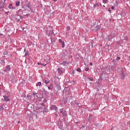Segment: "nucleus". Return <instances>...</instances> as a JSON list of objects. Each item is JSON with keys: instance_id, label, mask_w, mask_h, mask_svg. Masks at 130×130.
<instances>
[{"instance_id": "nucleus-1", "label": "nucleus", "mask_w": 130, "mask_h": 130, "mask_svg": "<svg viewBox=\"0 0 130 130\" xmlns=\"http://www.w3.org/2000/svg\"><path fill=\"white\" fill-rule=\"evenodd\" d=\"M50 109L51 111H55L56 113L58 112V109L57 108V106L55 105H51Z\"/></svg>"}, {"instance_id": "nucleus-2", "label": "nucleus", "mask_w": 130, "mask_h": 130, "mask_svg": "<svg viewBox=\"0 0 130 130\" xmlns=\"http://www.w3.org/2000/svg\"><path fill=\"white\" fill-rule=\"evenodd\" d=\"M43 107H40L38 109H37L36 110H34V113L35 115H37L38 113L40 112H43Z\"/></svg>"}, {"instance_id": "nucleus-3", "label": "nucleus", "mask_w": 130, "mask_h": 130, "mask_svg": "<svg viewBox=\"0 0 130 130\" xmlns=\"http://www.w3.org/2000/svg\"><path fill=\"white\" fill-rule=\"evenodd\" d=\"M116 36H117V33H116V32H112L111 35L109 36V41H110V40H111V39H113V38H114L115 37H116Z\"/></svg>"}, {"instance_id": "nucleus-4", "label": "nucleus", "mask_w": 130, "mask_h": 130, "mask_svg": "<svg viewBox=\"0 0 130 130\" xmlns=\"http://www.w3.org/2000/svg\"><path fill=\"white\" fill-rule=\"evenodd\" d=\"M71 105L72 107H76V106H78V107H80V104L78 103L77 101H75V102H71Z\"/></svg>"}, {"instance_id": "nucleus-5", "label": "nucleus", "mask_w": 130, "mask_h": 130, "mask_svg": "<svg viewBox=\"0 0 130 130\" xmlns=\"http://www.w3.org/2000/svg\"><path fill=\"white\" fill-rule=\"evenodd\" d=\"M58 74L59 75H62V74H64L66 72V70L62 69V68H58L57 69Z\"/></svg>"}, {"instance_id": "nucleus-6", "label": "nucleus", "mask_w": 130, "mask_h": 130, "mask_svg": "<svg viewBox=\"0 0 130 130\" xmlns=\"http://www.w3.org/2000/svg\"><path fill=\"white\" fill-rule=\"evenodd\" d=\"M43 94L46 98H48V96L49 95V93L45 90V88H43Z\"/></svg>"}, {"instance_id": "nucleus-7", "label": "nucleus", "mask_w": 130, "mask_h": 130, "mask_svg": "<svg viewBox=\"0 0 130 130\" xmlns=\"http://www.w3.org/2000/svg\"><path fill=\"white\" fill-rule=\"evenodd\" d=\"M101 29V25H96L92 30L93 32H97L99 30H100Z\"/></svg>"}, {"instance_id": "nucleus-8", "label": "nucleus", "mask_w": 130, "mask_h": 130, "mask_svg": "<svg viewBox=\"0 0 130 130\" xmlns=\"http://www.w3.org/2000/svg\"><path fill=\"white\" fill-rule=\"evenodd\" d=\"M10 71H11V66L10 65H7L6 66V69L4 70V72L7 73V72H10Z\"/></svg>"}, {"instance_id": "nucleus-9", "label": "nucleus", "mask_w": 130, "mask_h": 130, "mask_svg": "<svg viewBox=\"0 0 130 130\" xmlns=\"http://www.w3.org/2000/svg\"><path fill=\"white\" fill-rule=\"evenodd\" d=\"M59 43H61V45H62V48H63V47H64V46H66V45L64 44V42L62 41V40H61V39H59L58 40Z\"/></svg>"}, {"instance_id": "nucleus-10", "label": "nucleus", "mask_w": 130, "mask_h": 130, "mask_svg": "<svg viewBox=\"0 0 130 130\" xmlns=\"http://www.w3.org/2000/svg\"><path fill=\"white\" fill-rule=\"evenodd\" d=\"M3 97L6 102H8V101H10V99L9 98V96H8L7 95H4Z\"/></svg>"}, {"instance_id": "nucleus-11", "label": "nucleus", "mask_w": 130, "mask_h": 130, "mask_svg": "<svg viewBox=\"0 0 130 130\" xmlns=\"http://www.w3.org/2000/svg\"><path fill=\"white\" fill-rule=\"evenodd\" d=\"M121 75L122 76L121 79L124 80V79L125 78V73H124V72H123V71H122Z\"/></svg>"}, {"instance_id": "nucleus-12", "label": "nucleus", "mask_w": 130, "mask_h": 130, "mask_svg": "<svg viewBox=\"0 0 130 130\" xmlns=\"http://www.w3.org/2000/svg\"><path fill=\"white\" fill-rule=\"evenodd\" d=\"M25 6L27 8H28V9H30V8H31V4L30 3V2H29V1L25 3Z\"/></svg>"}, {"instance_id": "nucleus-13", "label": "nucleus", "mask_w": 130, "mask_h": 130, "mask_svg": "<svg viewBox=\"0 0 130 130\" xmlns=\"http://www.w3.org/2000/svg\"><path fill=\"white\" fill-rule=\"evenodd\" d=\"M45 112H48V109L47 108V107L43 108V113H44Z\"/></svg>"}, {"instance_id": "nucleus-14", "label": "nucleus", "mask_w": 130, "mask_h": 130, "mask_svg": "<svg viewBox=\"0 0 130 130\" xmlns=\"http://www.w3.org/2000/svg\"><path fill=\"white\" fill-rule=\"evenodd\" d=\"M8 8H9V9H13V10H15V9H16V8L15 7H13V4H12V3H11V4H9V6H8Z\"/></svg>"}, {"instance_id": "nucleus-15", "label": "nucleus", "mask_w": 130, "mask_h": 130, "mask_svg": "<svg viewBox=\"0 0 130 130\" xmlns=\"http://www.w3.org/2000/svg\"><path fill=\"white\" fill-rule=\"evenodd\" d=\"M32 95L35 96V98L38 99V95H37V93L33 92Z\"/></svg>"}, {"instance_id": "nucleus-16", "label": "nucleus", "mask_w": 130, "mask_h": 130, "mask_svg": "<svg viewBox=\"0 0 130 130\" xmlns=\"http://www.w3.org/2000/svg\"><path fill=\"white\" fill-rule=\"evenodd\" d=\"M49 90H53V84H51L50 85V86H49L48 87Z\"/></svg>"}, {"instance_id": "nucleus-17", "label": "nucleus", "mask_w": 130, "mask_h": 130, "mask_svg": "<svg viewBox=\"0 0 130 130\" xmlns=\"http://www.w3.org/2000/svg\"><path fill=\"white\" fill-rule=\"evenodd\" d=\"M51 29H52V30L49 31V34H50V35H52V34H54V32H53V30L52 29V26H51Z\"/></svg>"}, {"instance_id": "nucleus-18", "label": "nucleus", "mask_w": 130, "mask_h": 130, "mask_svg": "<svg viewBox=\"0 0 130 130\" xmlns=\"http://www.w3.org/2000/svg\"><path fill=\"white\" fill-rule=\"evenodd\" d=\"M54 86L55 87H58V86H59V83H58L57 81L55 82Z\"/></svg>"}, {"instance_id": "nucleus-19", "label": "nucleus", "mask_w": 130, "mask_h": 130, "mask_svg": "<svg viewBox=\"0 0 130 130\" xmlns=\"http://www.w3.org/2000/svg\"><path fill=\"white\" fill-rule=\"evenodd\" d=\"M4 55H6V56H8V55L9 54V52L8 51L5 50V51L3 53Z\"/></svg>"}, {"instance_id": "nucleus-20", "label": "nucleus", "mask_w": 130, "mask_h": 130, "mask_svg": "<svg viewBox=\"0 0 130 130\" xmlns=\"http://www.w3.org/2000/svg\"><path fill=\"white\" fill-rule=\"evenodd\" d=\"M4 104L0 106V111H2V110H4L5 109V108H4Z\"/></svg>"}, {"instance_id": "nucleus-21", "label": "nucleus", "mask_w": 130, "mask_h": 130, "mask_svg": "<svg viewBox=\"0 0 130 130\" xmlns=\"http://www.w3.org/2000/svg\"><path fill=\"white\" fill-rule=\"evenodd\" d=\"M1 60L2 63H3L4 64H6V61H5V59H4V58H1Z\"/></svg>"}, {"instance_id": "nucleus-22", "label": "nucleus", "mask_w": 130, "mask_h": 130, "mask_svg": "<svg viewBox=\"0 0 130 130\" xmlns=\"http://www.w3.org/2000/svg\"><path fill=\"white\" fill-rule=\"evenodd\" d=\"M42 85V83L41 82H39L36 84V87H38V86H41Z\"/></svg>"}, {"instance_id": "nucleus-23", "label": "nucleus", "mask_w": 130, "mask_h": 130, "mask_svg": "<svg viewBox=\"0 0 130 130\" xmlns=\"http://www.w3.org/2000/svg\"><path fill=\"white\" fill-rule=\"evenodd\" d=\"M97 7H99V3L93 4V8H97Z\"/></svg>"}, {"instance_id": "nucleus-24", "label": "nucleus", "mask_w": 130, "mask_h": 130, "mask_svg": "<svg viewBox=\"0 0 130 130\" xmlns=\"http://www.w3.org/2000/svg\"><path fill=\"white\" fill-rule=\"evenodd\" d=\"M62 116L66 117L68 115V113L63 112V113H62Z\"/></svg>"}, {"instance_id": "nucleus-25", "label": "nucleus", "mask_w": 130, "mask_h": 130, "mask_svg": "<svg viewBox=\"0 0 130 130\" xmlns=\"http://www.w3.org/2000/svg\"><path fill=\"white\" fill-rule=\"evenodd\" d=\"M49 83H50V80H45V83L46 85H47L48 84H49Z\"/></svg>"}, {"instance_id": "nucleus-26", "label": "nucleus", "mask_w": 130, "mask_h": 130, "mask_svg": "<svg viewBox=\"0 0 130 130\" xmlns=\"http://www.w3.org/2000/svg\"><path fill=\"white\" fill-rule=\"evenodd\" d=\"M124 40H126V41H127V40H128V38L126 36L124 37V39L122 40L123 42Z\"/></svg>"}, {"instance_id": "nucleus-27", "label": "nucleus", "mask_w": 130, "mask_h": 130, "mask_svg": "<svg viewBox=\"0 0 130 130\" xmlns=\"http://www.w3.org/2000/svg\"><path fill=\"white\" fill-rule=\"evenodd\" d=\"M16 7H19L20 6V1H17L16 2Z\"/></svg>"}, {"instance_id": "nucleus-28", "label": "nucleus", "mask_w": 130, "mask_h": 130, "mask_svg": "<svg viewBox=\"0 0 130 130\" xmlns=\"http://www.w3.org/2000/svg\"><path fill=\"white\" fill-rule=\"evenodd\" d=\"M80 130H85V125H82V127L80 128Z\"/></svg>"}, {"instance_id": "nucleus-29", "label": "nucleus", "mask_w": 130, "mask_h": 130, "mask_svg": "<svg viewBox=\"0 0 130 130\" xmlns=\"http://www.w3.org/2000/svg\"><path fill=\"white\" fill-rule=\"evenodd\" d=\"M28 55H29V51H26L25 53L24 56H27Z\"/></svg>"}, {"instance_id": "nucleus-30", "label": "nucleus", "mask_w": 130, "mask_h": 130, "mask_svg": "<svg viewBox=\"0 0 130 130\" xmlns=\"http://www.w3.org/2000/svg\"><path fill=\"white\" fill-rule=\"evenodd\" d=\"M69 53H67V54H69V53H71L72 52V48H69Z\"/></svg>"}, {"instance_id": "nucleus-31", "label": "nucleus", "mask_w": 130, "mask_h": 130, "mask_svg": "<svg viewBox=\"0 0 130 130\" xmlns=\"http://www.w3.org/2000/svg\"><path fill=\"white\" fill-rule=\"evenodd\" d=\"M68 63V62L64 61L62 62L61 64H63V66H65L66 64Z\"/></svg>"}, {"instance_id": "nucleus-32", "label": "nucleus", "mask_w": 130, "mask_h": 130, "mask_svg": "<svg viewBox=\"0 0 130 130\" xmlns=\"http://www.w3.org/2000/svg\"><path fill=\"white\" fill-rule=\"evenodd\" d=\"M77 71L79 72V73H82V70L80 68H77Z\"/></svg>"}, {"instance_id": "nucleus-33", "label": "nucleus", "mask_w": 130, "mask_h": 130, "mask_svg": "<svg viewBox=\"0 0 130 130\" xmlns=\"http://www.w3.org/2000/svg\"><path fill=\"white\" fill-rule=\"evenodd\" d=\"M29 9L30 10L31 13H34V14L35 13V12L33 10V9L31 8V7H30Z\"/></svg>"}, {"instance_id": "nucleus-34", "label": "nucleus", "mask_w": 130, "mask_h": 130, "mask_svg": "<svg viewBox=\"0 0 130 130\" xmlns=\"http://www.w3.org/2000/svg\"><path fill=\"white\" fill-rule=\"evenodd\" d=\"M88 80H90V81H93L94 78H91V77H88Z\"/></svg>"}, {"instance_id": "nucleus-35", "label": "nucleus", "mask_w": 130, "mask_h": 130, "mask_svg": "<svg viewBox=\"0 0 130 130\" xmlns=\"http://www.w3.org/2000/svg\"><path fill=\"white\" fill-rule=\"evenodd\" d=\"M103 2L104 4H106L108 2V0H103Z\"/></svg>"}, {"instance_id": "nucleus-36", "label": "nucleus", "mask_w": 130, "mask_h": 130, "mask_svg": "<svg viewBox=\"0 0 130 130\" xmlns=\"http://www.w3.org/2000/svg\"><path fill=\"white\" fill-rule=\"evenodd\" d=\"M59 111L60 113H62L63 112V110H62V109H60Z\"/></svg>"}, {"instance_id": "nucleus-37", "label": "nucleus", "mask_w": 130, "mask_h": 130, "mask_svg": "<svg viewBox=\"0 0 130 130\" xmlns=\"http://www.w3.org/2000/svg\"><path fill=\"white\" fill-rule=\"evenodd\" d=\"M54 94H55L54 95V97L57 98V93L54 92Z\"/></svg>"}, {"instance_id": "nucleus-38", "label": "nucleus", "mask_w": 130, "mask_h": 130, "mask_svg": "<svg viewBox=\"0 0 130 130\" xmlns=\"http://www.w3.org/2000/svg\"><path fill=\"white\" fill-rule=\"evenodd\" d=\"M43 102L44 103H46V102H47V100L46 99H44Z\"/></svg>"}, {"instance_id": "nucleus-39", "label": "nucleus", "mask_w": 130, "mask_h": 130, "mask_svg": "<svg viewBox=\"0 0 130 130\" xmlns=\"http://www.w3.org/2000/svg\"><path fill=\"white\" fill-rule=\"evenodd\" d=\"M85 71L86 72H88V71H89V68H85Z\"/></svg>"}, {"instance_id": "nucleus-40", "label": "nucleus", "mask_w": 130, "mask_h": 130, "mask_svg": "<svg viewBox=\"0 0 130 130\" xmlns=\"http://www.w3.org/2000/svg\"><path fill=\"white\" fill-rule=\"evenodd\" d=\"M41 66H42L43 67H46V64H45V63H42Z\"/></svg>"}, {"instance_id": "nucleus-41", "label": "nucleus", "mask_w": 130, "mask_h": 130, "mask_svg": "<svg viewBox=\"0 0 130 130\" xmlns=\"http://www.w3.org/2000/svg\"><path fill=\"white\" fill-rule=\"evenodd\" d=\"M120 59V57H117L116 58V60H119Z\"/></svg>"}, {"instance_id": "nucleus-42", "label": "nucleus", "mask_w": 130, "mask_h": 130, "mask_svg": "<svg viewBox=\"0 0 130 130\" xmlns=\"http://www.w3.org/2000/svg\"><path fill=\"white\" fill-rule=\"evenodd\" d=\"M4 8H5V7H4V6H0V10H2V9H4Z\"/></svg>"}, {"instance_id": "nucleus-43", "label": "nucleus", "mask_w": 130, "mask_h": 130, "mask_svg": "<svg viewBox=\"0 0 130 130\" xmlns=\"http://www.w3.org/2000/svg\"><path fill=\"white\" fill-rule=\"evenodd\" d=\"M70 29H71V27L70 26H68L67 27V30L68 31H69V30H70Z\"/></svg>"}, {"instance_id": "nucleus-44", "label": "nucleus", "mask_w": 130, "mask_h": 130, "mask_svg": "<svg viewBox=\"0 0 130 130\" xmlns=\"http://www.w3.org/2000/svg\"><path fill=\"white\" fill-rule=\"evenodd\" d=\"M6 49H8V48H9V46L8 45H6L5 47Z\"/></svg>"}, {"instance_id": "nucleus-45", "label": "nucleus", "mask_w": 130, "mask_h": 130, "mask_svg": "<svg viewBox=\"0 0 130 130\" xmlns=\"http://www.w3.org/2000/svg\"><path fill=\"white\" fill-rule=\"evenodd\" d=\"M26 17H30V14H26Z\"/></svg>"}, {"instance_id": "nucleus-46", "label": "nucleus", "mask_w": 130, "mask_h": 130, "mask_svg": "<svg viewBox=\"0 0 130 130\" xmlns=\"http://www.w3.org/2000/svg\"><path fill=\"white\" fill-rule=\"evenodd\" d=\"M111 9V10H114V6H112Z\"/></svg>"}, {"instance_id": "nucleus-47", "label": "nucleus", "mask_w": 130, "mask_h": 130, "mask_svg": "<svg viewBox=\"0 0 130 130\" xmlns=\"http://www.w3.org/2000/svg\"><path fill=\"white\" fill-rule=\"evenodd\" d=\"M29 105H30V103H29V102L27 103V107H28V106H29Z\"/></svg>"}, {"instance_id": "nucleus-48", "label": "nucleus", "mask_w": 130, "mask_h": 130, "mask_svg": "<svg viewBox=\"0 0 130 130\" xmlns=\"http://www.w3.org/2000/svg\"><path fill=\"white\" fill-rule=\"evenodd\" d=\"M42 63H41V62H39L38 63V64L39 66V65H41Z\"/></svg>"}, {"instance_id": "nucleus-49", "label": "nucleus", "mask_w": 130, "mask_h": 130, "mask_svg": "<svg viewBox=\"0 0 130 130\" xmlns=\"http://www.w3.org/2000/svg\"><path fill=\"white\" fill-rule=\"evenodd\" d=\"M27 98H30V95L28 94L27 96H26Z\"/></svg>"}, {"instance_id": "nucleus-50", "label": "nucleus", "mask_w": 130, "mask_h": 130, "mask_svg": "<svg viewBox=\"0 0 130 130\" xmlns=\"http://www.w3.org/2000/svg\"><path fill=\"white\" fill-rule=\"evenodd\" d=\"M63 111H64L63 112L64 113H67V110L66 109L64 110Z\"/></svg>"}, {"instance_id": "nucleus-51", "label": "nucleus", "mask_w": 130, "mask_h": 130, "mask_svg": "<svg viewBox=\"0 0 130 130\" xmlns=\"http://www.w3.org/2000/svg\"><path fill=\"white\" fill-rule=\"evenodd\" d=\"M5 14H6V15H9V12H5Z\"/></svg>"}, {"instance_id": "nucleus-52", "label": "nucleus", "mask_w": 130, "mask_h": 130, "mask_svg": "<svg viewBox=\"0 0 130 130\" xmlns=\"http://www.w3.org/2000/svg\"><path fill=\"white\" fill-rule=\"evenodd\" d=\"M93 64V63L92 62H90V66H92Z\"/></svg>"}, {"instance_id": "nucleus-53", "label": "nucleus", "mask_w": 130, "mask_h": 130, "mask_svg": "<svg viewBox=\"0 0 130 130\" xmlns=\"http://www.w3.org/2000/svg\"><path fill=\"white\" fill-rule=\"evenodd\" d=\"M40 6H41V9H42V4H40Z\"/></svg>"}, {"instance_id": "nucleus-54", "label": "nucleus", "mask_w": 130, "mask_h": 130, "mask_svg": "<svg viewBox=\"0 0 130 130\" xmlns=\"http://www.w3.org/2000/svg\"><path fill=\"white\" fill-rule=\"evenodd\" d=\"M17 20L18 22H19V21H20V19H17Z\"/></svg>"}, {"instance_id": "nucleus-55", "label": "nucleus", "mask_w": 130, "mask_h": 130, "mask_svg": "<svg viewBox=\"0 0 130 130\" xmlns=\"http://www.w3.org/2000/svg\"><path fill=\"white\" fill-rule=\"evenodd\" d=\"M128 60H129L130 61V56L128 57Z\"/></svg>"}, {"instance_id": "nucleus-56", "label": "nucleus", "mask_w": 130, "mask_h": 130, "mask_svg": "<svg viewBox=\"0 0 130 130\" xmlns=\"http://www.w3.org/2000/svg\"><path fill=\"white\" fill-rule=\"evenodd\" d=\"M113 128H114V127H112L111 129V130H113Z\"/></svg>"}, {"instance_id": "nucleus-57", "label": "nucleus", "mask_w": 130, "mask_h": 130, "mask_svg": "<svg viewBox=\"0 0 130 130\" xmlns=\"http://www.w3.org/2000/svg\"><path fill=\"white\" fill-rule=\"evenodd\" d=\"M53 2H57V0H52Z\"/></svg>"}, {"instance_id": "nucleus-58", "label": "nucleus", "mask_w": 130, "mask_h": 130, "mask_svg": "<svg viewBox=\"0 0 130 130\" xmlns=\"http://www.w3.org/2000/svg\"><path fill=\"white\" fill-rule=\"evenodd\" d=\"M26 52V48H24V52Z\"/></svg>"}, {"instance_id": "nucleus-59", "label": "nucleus", "mask_w": 130, "mask_h": 130, "mask_svg": "<svg viewBox=\"0 0 130 130\" xmlns=\"http://www.w3.org/2000/svg\"><path fill=\"white\" fill-rule=\"evenodd\" d=\"M75 123H80V122H75Z\"/></svg>"}, {"instance_id": "nucleus-60", "label": "nucleus", "mask_w": 130, "mask_h": 130, "mask_svg": "<svg viewBox=\"0 0 130 130\" xmlns=\"http://www.w3.org/2000/svg\"><path fill=\"white\" fill-rule=\"evenodd\" d=\"M90 2H94V0H89Z\"/></svg>"}, {"instance_id": "nucleus-61", "label": "nucleus", "mask_w": 130, "mask_h": 130, "mask_svg": "<svg viewBox=\"0 0 130 130\" xmlns=\"http://www.w3.org/2000/svg\"><path fill=\"white\" fill-rule=\"evenodd\" d=\"M109 12H111V10H110V9H109Z\"/></svg>"}, {"instance_id": "nucleus-62", "label": "nucleus", "mask_w": 130, "mask_h": 130, "mask_svg": "<svg viewBox=\"0 0 130 130\" xmlns=\"http://www.w3.org/2000/svg\"><path fill=\"white\" fill-rule=\"evenodd\" d=\"M102 71H103V72H104V69H102Z\"/></svg>"}, {"instance_id": "nucleus-63", "label": "nucleus", "mask_w": 130, "mask_h": 130, "mask_svg": "<svg viewBox=\"0 0 130 130\" xmlns=\"http://www.w3.org/2000/svg\"><path fill=\"white\" fill-rule=\"evenodd\" d=\"M55 116H57V114H55Z\"/></svg>"}, {"instance_id": "nucleus-64", "label": "nucleus", "mask_w": 130, "mask_h": 130, "mask_svg": "<svg viewBox=\"0 0 130 130\" xmlns=\"http://www.w3.org/2000/svg\"><path fill=\"white\" fill-rule=\"evenodd\" d=\"M20 121H19L18 122V123H20Z\"/></svg>"}]
</instances>
